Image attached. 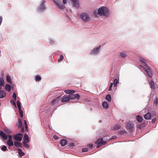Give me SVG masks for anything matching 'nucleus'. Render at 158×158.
<instances>
[{"mask_svg": "<svg viewBox=\"0 0 158 158\" xmlns=\"http://www.w3.org/2000/svg\"><path fill=\"white\" fill-rule=\"evenodd\" d=\"M61 96H59L55 99H54L51 103V104L52 106L54 105H57L59 103V102L61 99Z\"/></svg>", "mask_w": 158, "mask_h": 158, "instance_id": "12", "label": "nucleus"}, {"mask_svg": "<svg viewBox=\"0 0 158 158\" xmlns=\"http://www.w3.org/2000/svg\"><path fill=\"white\" fill-rule=\"evenodd\" d=\"M121 127V126L120 125L116 124L114 127V129L115 130H118L120 129Z\"/></svg>", "mask_w": 158, "mask_h": 158, "instance_id": "35", "label": "nucleus"}, {"mask_svg": "<svg viewBox=\"0 0 158 158\" xmlns=\"http://www.w3.org/2000/svg\"><path fill=\"white\" fill-rule=\"evenodd\" d=\"M113 83H111L110 86H109V91H111V90H112V87L113 86Z\"/></svg>", "mask_w": 158, "mask_h": 158, "instance_id": "46", "label": "nucleus"}, {"mask_svg": "<svg viewBox=\"0 0 158 158\" xmlns=\"http://www.w3.org/2000/svg\"><path fill=\"white\" fill-rule=\"evenodd\" d=\"M53 138L55 139H59V137H57L56 135H54Z\"/></svg>", "mask_w": 158, "mask_h": 158, "instance_id": "52", "label": "nucleus"}, {"mask_svg": "<svg viewBox=\"0 0 158 158\" xmlns=\"http://www.w3.org/2000/svg\"><path fill=\"white\" fill-rule=\"evenodd\" d=\"M18 153L20 156H22L24 155L25 153L22 152V150L20 149H18Z\"/></svg>", "mask_w": 158, "mask_h": 158, "instance_id": "30", "label": "nucleus"}, {"mask_svg": "<svg viewBox=\"0 0 158 158\" xmlns=\"http://www.w3.org/2000/svg\"><path fill=\"white\" fill-rule=\"evenodd\" d=\"M0 136L4 140H6L8 138V135H6L2 131H0Z\"/></svg>", "mask_w": 158, "mask_h": 158, "instance_id": "13", "label": "nucleus"}, {"mask_svg": "<svg viewBox=\"0 0 158 158\" xmlns=\"http://www.w3.org/2000/svg\"><path fill=\"white\" fill-rule=\"evenodd\" d=\"M16 125H17L19 128H20L22 127V123L21 120L20 118L18 119V122L16 123Z\"/></svg>", "mask_w": 158, "mask_h": 158, "instance_id": "22", "label": "nucleus"}, {"mask_svg": "<svg viewBox=\"0 0 158 158\" xmlns=\"http://www.w3.org/2000/svg\"><path fill=\"white\" fill-rule=\"evenodd\" d=\"M6 143L9 147L12 146L14 145L13 142L12 140H7Z\"/></svg>", "mask_w": 158, "mask_h": 158, "instance_id": "26", "label": "nucleus"}, {"mask_svg": "<svg viewBox=\"0 0 158 158\" xmlns=\"http://www.w3.org/2000/svg\"><path fill=\"white\" fill-rule=\"evenodd\" d=\"M10 102L11 103H13V105L15 107H16V105L15 103V102L13 100H10Z\"/></svg>", "mask_w": 158, "mask_h": 158, "instance_id": "45", "label": "nucleus"}, {"mask_svg": "<svg viewBox=\"0 0 158 158\" xmlns=\"http://www.w3.org/2000/svg\"><path fill=\"white\" fill-rule=\"evenodd\" d=\"M23 136L22 134L20 133H18L15 135L14 138L16 141H21L22 140Z\"/></svg>", "mask_w": 158, "mask_h": 158, "instance_id": "9", "label": "nucleus"}, {"mask_svg": "<svg viewBox=\"0 0 158 158\" xmlns=\"http://www.w3.org/2000/svg\"><path fill=\"white\" fill-rule=\"evenodd\" d=\"M69 100H70L69 96H66L62 98L61 99V102H68Z\"/></svg>", "mask_w": 158, "mask_h": 158, "instance_id": "17", "label": "nucleus"}, {"mask_svg": "<svg viewBox=\"0 0 158 158\" xmlns=\"http://www.w3.org/2000/svg\"><path fill=\"white\" fill-rule=\"evenodd\" d=\"M45 1H42V2L40 6H38V11L39 12H42L44 11L46 9V7L44 5Z\"/></svg>", "mask_w": 158, "mask_h": 158, "instance_id": "7", "label": "nucleus"}, {"mask_svg": "<svg viewBox=\"0 0 158 158\" xmlns=\"http://www.w3.org/2000/svg\"><path fill=\"white\" fill-rule=\"evenodd\" d=\"M156 118H154L152 119V123H153L156 122Z\"/></svg>", "mask_w": 158, "mask_h": 158, "instance_id": "51", "label": "nucleus"}, {"mask_svg": "<svg viewBox=\"0 0 158 158\" xmlns=\"http://www.w3.org/2000/svg\"><path fill=\"white\" fill-rule=\"evenodd\" d=\"M24 131V127H22L21 128L20 131L21 132H22L23 131Z\"/></svg>", "mask_w": 158, "mask_h": 158, "instance_id": "58", "label": "nucleus"}, {"mask_svg": "<svg viewBox=\"0 0 158 158\" xmlns=\"http://www.w3.org/2000/svg\"><path fill=\"white\" fill-rule=\"evenodd\" d=\"M151 114L149 112H148L144 115V118L146 119H150L151 118Z\"/></svg>", "mask_w": 158, "mask_h": 158, "instance_id": "19", "label": "nucleus"}, {"mask_svg": "<svg viewBox=\"0 0 158 158\" xmlns=\"http://www.w3.org/2000/svg\"><path fill=\"white\" fill-rule=\"evenodd\" d=\"M118 83V81L116 78H115L114 79L113 85H114L115 86H116L117 85V83Z\"/></svg>", "mask_w": 158, "mask_h": 158, "instance_id": "36", "label": "nucleus"}, {"mask_svg": "<svg viewBox=\"0 0 158 158\" xmlns=\"http://www.w3.org/2000/svg\"><path fill=\"white\" fill-rule=\"evenodd\" d=\"M23 146L24 147L26 148H29V146L28 144H24Z\"/></svg>", "mask_w": 158, "mask_h": 158, "instance_id": "50", "label": "nucleus"}, {"mask_svg": "<svg viewBox=\"0 0 158 158\" xmlns=\"http://www.w3.org/2000/svg\"><path fill=\"white\" fill-rule=\"evenodd\" d=\"M49 42L50 44H53L54 41L53 40H49Z\"/></svg>", "mask_w": 158, "mask_h": 158, "instance_id": "53", "label": "nucleus"}, {"mask_svg": "<svg viewBox=\"0 0 158 158\" xmlns=\"http://www.w3.org/2000/svg\"><path fill=\"white\" fill-rule=\"evenodd\" d=\"M54 2L56 5L61 9H64V5L61 4V1L60 0H54Z\"/></svg>", "mask_w": 158, "mask_h": 158, "instance_id": "8", "label": "nucleus"}, {"mask_svg": "<svg viewBox=\"0 0 158 158\" xmlns=\"http://www.w3.org/2000/svg\"><path fill=\"white\" fill-rule=\"evenodd\" d=\"M27 143V141H26L25 140H24L23 141V145H24V144H27L26 143Z\"/></svg>", "mask_w": 158, "mask_h": 158, "instance_id": "56", "label": "nucleus"}, {"mask_svg": "<svg viewBox=\"0 0 158 158\" xmlns=\"http://www.w3.org/2000/svg\"><path fill=\"white\" fill-rule=\"evenodd\" d=\"M25 130H26V131H28V127L27 125H26V126H25Z\"/></svg>", "mask_w": 158, "mask_h": 158, "instance_id": "54", "label": "nucleus"}, {"mask_svg": "<svg viewBox=\"0 0 158 158\" xmlns=\"http://www.w3.org/2000/svg\"><path fill=\"white\" fill-rule=\"evenodd\" d=\"M153 103L155 105H157L158 103V98H156L153 101Z\"/></svg>", "mask_w": 158, "mask_h": 158, "instance_id": "43", "label": "nucleus"}, {"mask_svg": "<svg viewBox=\"0 0 158 158\" xmlns=\"http://www.w3.org/2000/svg\"><path fill=\"white\" fill-rule=\"evenodd\" d=\"M24 124H25V126H26V125H27V121L26 120H25L24 121Z\"/></svg>", "mask_w": 158, "mask_h": 158, "instance_id": "57", "label": "nucleus"}, {"mask_svg": "<svg viewBox=\"0 0 158 158\" xmlns=\"http://www.w3.org/2000/svg\"><path fill=\"white\" fill-rule=\"evenodd\" d=\"M41 77L38 75H36L35 77V80L37 82H38L41 81Z\"/></svg>", "mask_w": 158, "mask_h": 158, "instance_id": "33", "label": "nucleus"}, {"mask_svg": "<svg viewBox=\"0 0 158 158\" xmlns=\"http://www.w3.org/2000/svg\"><path fill=\"white\" fill-rule=\"evenodd\" d=\"M8 138H9V139L8 140H12V136L11 135H8Z\"/></svg>", "mask_w": 158, "mask_h": 158, "instance_id": "47", "label": "nucleus"}, {"mask_svg": "<svg viewBox=\"0 0 158 158\" xmlns=\"http://www.w3.org/2000/svg\"><path fill=\"white\" fill-rule=\"evenodd\" d=\"M106 143L107 142L106 141H103V139L102 138L98 139L95 142V144H97V148L100 147L103 145L106 144Z\"/></svg>", "mask_w": 158, "mask_h": 158, "instance_id": "5", "label": "nucleus"}, {"mask_svg": "<svg viewBox=\"0 0 158 158\" xmlns=\"http://www.w3.org/2000/svg\"><path fill=\"white\" fill-rule=\"evenodd\" d=\"M64 91L65 93L67 94H70L72 93H75V90H65Z\"/></svg>", "mask_w": 158, "mask_h": 158, "instance_id": "29", "label": "nucleus"}, {"mask_svg": "<svg viewBox=\"0 0 158 158\" xmlns=\"http://www.w3.org/2000/svg\"><path fill=\"white\" fill-rule=\"evenodd\" d=\"M145 124L144 123H141L138 125V127L140 129H141L144 127H145Z\"/></svg>", "mask_w": 158, "mask_h": 158, "instance_id": "34", "label": "nucleus"}, {"mask_svg": "<svg viewBox=\"0 0 158 158\" xmlns=\"http://www.w3.org/2000/svg\"><path fill=\"white\" fill-rule=\"evenodd\" d=\"M139 60L140 62L146 68H145L142 65H140L139 66V68L143 70L149 77H152V76L151 71L152 68L146 64V60L142 58H140Z\"/></svg>", "mask_w": 158, "mask_h": 158, "instance_id": "1", "label": "nucleus"}, {"mask_svg": "<svg viewBox=\"0 0 158 158\" xmlns=\"http://www.w3.org/2000/svg\"><path fill=\"white\" fill-rule=\"evenodd\" d=\"M73 6L76 8H78L79 6V3L78 0H71Z\"/></svg>", "mask_w": 158, "mask_h": 158, "instance_id": "11", "label": "nucleus"}, {"mask_svg": "<svg viewBox=\"0 0 158 158\" xmlns=\"http://www.w3.org/2000/svg\"><path fill=\"white\" fill-rule=\"evenodd\" d=\"M127 55L124 51H122L119 53L118 56L121 58H123L127 57Z\"/></svg>", "mask_w": 158, "mask_h": 158, "instance_id": "14", "label": "nucleus"}, {"mask_svg": "<svg viewBox=\"0 0 158 158\" xmlns=\"http://www.w3.org/2000/svg\"><path fill=\"white\" fill-rule=\"evenodd\" d=\"M106 99L109 102H110L111 100V97L110 94H107L106 96Z\"/></svg>", "mask_w": 158, "mask_h": 158, "instance_id": "32", "label": "nucleus"}, {"mask_svg": "<svg viewBox=\"0 0 158 158\" xmlns=\"http://www.w3.org/2000/svg\"><path fill=\"white\" fill-rule=\"evenodd\" d=\"M74 93H72L68 95L69 100H73V102L76 103L77 101H75V99H77V100H79L80 98V95L77 93L75 94H73Z\"/></svg>", "mask_w": 158, "mask_h": 158, "instance_id": "3", "label": "nucleus"}, {"mask_svg": "<svg viewBox=\"0 0 158 158\" xmlns=\"http://www.w3.org/2000/svg\"><path fill=\"white\" fill-rule=\"evenodd\" d=\"M67 143V141L66 140L63 139L60 141V144L61 146H64L66 145Z\"/></svg>", "mask_w": 158, "mask_h": 158, "instance_id": "16", "label": "nucleus"}, {"mask_svg": "<svg viewBox=\"0 0 158 158\" xmlns=\"http://www.w3.org/2000/svg\"><path fill=\"white\" fill-rule=\"evenodd\" d=\"M116 136H113L112 138H111V139H114L115 138H116Z\"/></svg>", "mask_w": 158, "mask_h": 158, "instance_id": "59", "label": "nucleus"}, {"mask_svg": "<svg viewBox=\"0 0 158 158\" xmlns=\"http://www.w3.org/2000/svg\"><path fill=\"white\" fill-rule=\"evenodd\" d=\"M12 98L15 101H16V95L15 93H14L13 94Z\"/></svg>", "mask_w": 158, "mask_h": 158, "instance_id": "40", "label": "nucleus"}, {"mask_svg": "<svg viewBox=\"0 0 158 158\" xmlns=\"http://www.w3.org/2000/svg\"><path fill=\"white\" fill-rule=\"evenodd\" d=\"M102 106L105 109H107L109 108V105L108 103L105 101L104 102L102 103Z\"/></svg>", "mask_w": 158, "mask_h": 158, "instance_id": "24", "label": "nucleus"}, {"mask_svg": "<svg viewBox=\"0 0 158 158\" xmlns=\"http://www.w3.org/2000/svg\"><path fill=\"white\" fill-rule=\"evenodd\" d=\"M88 151V149L87 148H84L82 149V151L83 152H87Z\"/></svg>", "mask_w": 158, "mask_h": 158, "instance_id": "41", "label": "nucleus"}, {"mask_svg": "<svg viewBox=\"0 0 158 158\" xmlns=\"http://www.w3.org/2000/svg\"><path fill=\"white\" fill-rule=\"evenodd\" d=\"M149 85H150L151 88L153 89H155V86L154 84V81L153 80H151L149 82Z\"/></svg>", "mask_w": 158, "mask_h": 158, "instance_id": "21", "label": "nucleus"}, {"mask_svg": "<svg viewBox=\"0 0 158 158\" xmlns=\"http://www.w3.org/2000/svg\"><path fill=\"white\" fill-rule=\"evenodd\" d=\"M1 149L2 151H8L5 145H3V146H2V147L1 148Z\"/></svg>", "mask_w": 158, "mask_h": 158, "instance_id": "38", "label": "nucleus"}, {"mask_svg": "<svg viewBox=\"0 0 158 158\" xmlns=\"http://www.w3.org/2000/svg\"><path fill=\"white\" fill-rule=\"evenodd\" d=\"M19 114L20 117L22 118L23 116V112L22 110H21V109L20 110H19Z\"/></svg>", "mask_w": 158, "mask_h": 158, "instance_id": "39", "label": "nucleus"}, {"mask_svg": "<svg viewBox=\"0 0 158 158\" xmlns=\"http://www.w3.org/2000/svg\"><path fill=\"white\" fill-rule=\"evenodd\" d=\"M80 18L84 22H86L89 20L90 17L87 14L84 13H82L81 14Z\"/></svg>", "mask_w": 158, "mask_h": 158, "instance_id": "4", "label": "nucleus"}, {"mask_svg": "<svg viewBox=\"0 0 158 158\" xmlns=\"http://www.w3.org/2000/svg\"><path fill=\"white\" fill-rule=\"evenodd\" d=\"M4 131L7 134H10L11 133L12 131L10 129H8L7 128H5L4 130Z\"/></svg>", "mask_w": 158, "mask_h": 158, "instance_id": "27", "label": "nucleus"}, {"mask_svg": "<svg viewBox=\"0 0 158 158\" xmlns=\"http://www.w3.org/2000/svg\"><path fill=\"white\" fill-rule=\"evenodd\" d=\"M96 12H97L96 10L94 11V15H96Z\"/></svg>", "mask_w": 158, "mask_h": 158, "instance_id": "60", "label": "nucleus"}, {"mask_svg": "<svg viewBox=\"0 0 158 158\" xmlns=\"http://www.w3.org/2000/svg\"><path fill=\"white\" fill-rule=\"evenodd\" d=\"M88 147L89 148H91L93 147V145L91 144H89L88 145Z\"/></svg>", "mask_w": 158, "mask_h": 158, "instance_id": "49", "label": "nucleus"}, {"mask_svg": "<svg viewBox=\"0 0 158 158\" xmlns=\"http://www.w3.org/2000/svg\"><path fill=\"white\" fill-rule=\"evenodd\" d=\"M97 14L107 17L109 16V11L107 8L103 6L98 9Z\"/></svg>", "mask_w": 158, "mask_h": 158, "instance_id": "2", "label": "nucleus"}, {"mask_svg": "<svg viewBox=\"0 0 158 158\" xmlns=\"http://www.w3.org/2000/svg\"><path fill=\"white\" fill-rule=\"evenodd\" d=\"M29 138L27 135V134H24V140H25L27 141V142H29Z\"/></svg>", "mask_w": 158, "mask_h": 158, "instance_id": "31", "label": "nucleus"}, {"mask_svg": "<svg viewBox=\"0 0 158 158\" xmlns=\"http://www.w3.org/2000/svg\"><path fill=\"white\" fill-rule=\"evenodd\" d=\"M102 122V120H100L99 121V123H101Z\"/></svg>", "mask_w": 158, "mask_h": 158, "instance_id": "61", "label": "nucleus"}, {"mask_svg": "<svg viewBox=\"0 0 158 158\" xmlns=\"http://www.w3.org/2000/svg\"><path fill=\"white\" fill-rule=\"evenodd\" d=\"M136 119L139 123H141L143 121V118L140 115H139L136 116Z\"/></svg>", "mask_w": 158, "mask_h": 158, "instance_id": "18", "label": "nucleus"}, {"mask_svg": "<svg viewBox=\"0 0 158 158\" xmlns=\"http://www.w3.org/2000/svg\"><path fill=\"white\" fill-rule=\"evenodd\" d=\"M5 89L6 91L9 92L11 90V86L10 85L6 84Z\"/></svg>", "mask_w": 158, "mask_h": 158, "instance_id": "25", "label": "nucleus"}, {"mask_svg": "<svg viewBox=\"0 0 158 158\" xmlns=\"http://www.w3.org/2000/svg\"><path fill=\"white\" fill-rule=\"evenodd\" d=\"M63 59V55H61L60 56V58L58 60V61H62Z\"/></svg>", "mask_w": 158, "mask_h": 158, "instance_id": "44", "label": "nucleus"}, {"mask_svg": "<svg viewBox=\"0 0 158 158\" xmlns=\"http://www.w3.org/2000/svg\"><path fill=\"white\" fill-rule=\"evenodd\" d=\"M74 146V143H71L69 144V146L70 147H73Z\"/></svg>", "mask_w": 158, "mask_h": 158, "instance_id": "48", "label": "nucleus"}, {"mask_svg": "<svg viewBox=\"0 0 158 158\" xmlns=\"http://www.w3.org/2000/svg\"><path fill=\"white\" fill-rule=\"evenodd\" d=\"M14 145L16 147L18 148L22 147L21 143L18 142H15L14 143Z\"/></svg>", "mask_w": 158, "mask_h": 158, "instance_id": "23", "label": "nucleus"}, {"mask_svg": "<svg viewBox=\"0 0 158 158\" xmlns=\"http://www.w3.org/2000/svg\"><path fill=\"white\" fill-rule=\"evenodd\" d=\"M6 80L7 82L10 84H11L12 83V81L11 77L9 75H7L6 76Z\"/></svg>", "mask_w": 158, "mask_h": 158, "instance_id": "28", "label": "nucleus"}, {"mask_svg": "<svg viewBox=\"0 0 158 158\" xmlns=\"http://www.w3.org/2000/svg\"><path fill=\"white\" fill-rule=\"evenodd\" d=\"M6 95V92L2 90H0V98H4Z\"/></svg>", "mask_w": 158, "mask_h": 158, "instance_id": "15", "label": "nucleus"}, {"mask_svg": "<svg viewBox=\"0 0 158 158\" xmlns=\"http://www.w3.org/2000/svg\"><path fill=\"white\" fill-rule=\"evenodd\" d=\"M101 48V45H99L97 47L94 48L90 52V54L93 55H97L100 52V48Z\"/></svg>", "mask_w": 158, "mask_h": 158, "instance_id": "6", "label": "nucleus"}, {"mask_svg": "<svg viewBox=\"0 0 158 158\" xmlns=\"http://www.w3.org/2000/svg\"><path fill=\"white\" fill-rule=\"evenodd\" d=\"M126 132V131L124 130L119 131V134L120 135H123Z\"/></svg>", "mask_w": 158, "mask_h": 158, "instance_id": "42", "label": "nucleus"}, {"mask_svg": "<svg viewBox=\"0 0 158 158\" xmlns=\"http://www.w3.org/2000/svg\"><path fill=\"white\" fill-rule=\"evenodd\" d=\"M126 126L127 128L129 129V131L130 132H131L133 131V124L132 122H128L126 124Z\"/></svg>", "mask_w": 158, "mask_h": 158, "instance_id": "10", "label": "nucleus"}, {"mask_svg": "<svg viewBox=\"0 0 158 158\" xmlns=\"http://www.w3.org/2000/svg\"><path fill=\"white\" fill-rule=\"evenodd\" d=\"M63 3L64 4H67V0H63Z\"/></svg>", "mask_w": 158, "mask_h": 158, "instance_id": "55", "label": "nucleus"}, {"mask_svg": "<svg viewBox=\"0 0 158 158\" xmlns=\"http://www.w3.org/2000/svg\"><path fill=\"white\" fill-rule=\"evenodd\" d=\"M4 81L2 77H0V90L1 89V86H4Z\"/></svg>", "mask_w": 158, "mask_h": 158, "instance_id": "20", "label": "nucleus"}, {"mask_svg": "<svg viewBox=\"0 0 158 158\" xmlns=\"http://www.w3.org/2000/svg\"><path fill=\"white\" fill-rule=\"evenodd\" d=\"M17 106L18 107L19 109V110L20 109H21V106L20 102H19V101H18L17 102Z\"/></svg>", "mask_w": 158, "mask_h": 158, "instance_id": "37", "label": "nucleus"}]
</instances>
